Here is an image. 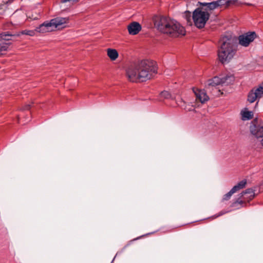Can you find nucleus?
Segmentation results:
<instances>
[{
    "instance_id": "obj_32",
    "label": "nucleus",
    "mask_w": 263,
    "mask_h": 263,
    "mask_svg": "<svg viewBox=\"0 0 263 263\" xmlns=\"http://www.w3.org/2000/svg\"><path fill=\"white\" fill-rule=\"evenodd\" d=\"M11 1H13V0H11Z\"/></svg>"
},
{
    "instance_id": "obj_3",
    "label": "nucleus",
    "mask_w": 263,
    "mask_h": 263,
    "mask_svg": "<svg viewBox=\"0 0 263 263\" xmlns=\"http://www.w3.org/2000/svg\"><path fill=\"white\" fill-rule=\"evenodd\" d=\"M220 46L218 50V58L219 61L224 63L229 62L235 55L237 48L232 36H224L220 40Z\"/></svg>"
},
{
    "instance_id": "obj_24",
    "label": "nucleus",
    "mask_w": 263,
    "mask_h": 263,
    "mask_svg": "<svg viewBox=\"0 0 263 263\" xmlns=\"http://www.w3.org/2000/svg\"><path fill=\"white\" fill-rule=\"evenodd\" d=\"M235 192L232 190V189L228 193L226 194L222 198L223 201L228 200L230 199L232 195Z\"/></svg>"
},
{
    "instance_id": "obj_25",
    "label": "nucleus",
    "mask_w": 263,
    "mask_h": 263,
    "mask_svg": "<svg viewBox=\"0 0 263 263\" xmlns=\"http://www.w3.org/2000/svg\"><path fill=\"white\" fill-rule=\"evenodd\" d=\"M31 107L30 104H27L23 107V110H29Z\"/></svg>"
},
{
    "instance_id": "obj_9",
    "label": "nucleus",
    "mask_w": 263,
    "mask_h": 263,
    "mask_svg": "<svg viewBox=\"0 0 263 263\" xmlns=\"http://www.w3.org/2000/svg\"><path fill=\"white\" fill-rule=\"evenodd\" d=\"M54 30L60 29L66 27V25L69 22L68 17H57L50 20Z\"/></svg>"
},
{
    "instance_id": "obj_16",
    "label": "nucleus",
    "mask_w": 263,
    "mask_h": 263,
    "mask_svg": "<svg viewBox=\"0 0 263 263\" xmlns=\"http://www.w3.org/2000/svg\"><path fill=\"white\" fill-rule=\"evenodd\" d=\"M107 54L111 61L116 60L119 56L118 51L116 49L111 48L107 49Z\"/></svg>"
},
{
    "instance_id": "obj_15",
    "label": "nucleus",
    "mask_w": 263,
    "mask_h": 263,
    "mask_svg": "<svg viewBox=\"0 0 263 263\" xmlns=\"http://www.w3.org/2000/svg\"><path fill=\"white\" fill-rule=\"evenodd\" d=\"M241 115L243 120H249L253 118V112L248 110L247 108L241 111Z\"/></svg>"
},
{
    "instance_id": "obj_5",
    "label": "nucleus",
    "mask_w": 263,
    "mask_h": 263,
    "mask_svg": "<svg viewBox=\"0 0 263 263\" xmlns=\"http://www.w3.org/2000/svg\"><path fill=\"white\" fill-rule=\"evenodd\" d=\"M257 37L256 33L254 32H248L238 36L239 44L243 47H248L251 43Z\"/></svg>"
},
{
    "instance_id": "obj_4",
    "label": "nucleus",
    "mask_w": 263,
    "mask_h": 263,
    "mask_svg": "<svg viewBox=\"0 0 263 263\" xmlns=\"http://www.w3.org/2000/svg\"><path fill=\"white\" fill-rule=\"evenodd\" d=\"M210 14L207 11L202 10L201 8L196 9L193 13L192 18L195 25L198 28L204 27L209 19Z\"/></svg>"
},
{
    "instance_id": "obj_2",
    "label": "nucleus",
    "mask_w": 263,
    "mask_h": 263,
    "mask_svg": "<svg viewBox=\"0 0 263 263\" xmlns=\"http://www.w3.org/2000/svg\"><path fill=\"white\" fill-rule=\"evenodd\" d=\"M154 25L160 32L171 37H179L185 34L184 28L177 21L169 17L157 16Z\"/></svg>"
},
{
    "instance_id": "obj_30",
    "label": "nucleus",
    "mask_w": 263,
    "mask_h": 263,
    "mask_svg": "<svg viewBox=\"0 0 263 263\" xmlns=\"http://www.w3.org/2000/svg\"><path fill=\"white\" fill-rule=\"evenodd\" d=\"M245 203V202H243V203L242 204H241V205H242V206H243V203ZM240 204L241 205V204Z\"/></svg>"
},
{
    "instance_id": "obj_19",
    "label": "nucleus",
    "mask_w": 263,
    "mask_h": 263,
    "mask_svg": "<svg viewBox=\"0 0 263 263\" xmlns=\"http://www.w3.org/2000/svg\"><path fill=\"white\" fill-rule=\"evenodd\" d=\"M13 35L9 33L8 32H3L0 34V40H3L5 42H9L11 40V37Z\"/></svg>"
},
{
    "instance_id": "obj_11",
    "label": "nucleus",
    "mask_w": 263,
    "mask_h": 263,
    "mask_svg": "<svg viewBox=\"0 0 263 263\" xmlns=\"http://www.w3.org/2000/svg\"><path fill=\"white\" fill-rule=\"evenodd\" d=\"M250 132L260 142L263 138V126L252 125L250 126Z\"/></svg>"
},
{
    "instance_id": "obj_10",
    "label": "nucleus",
    "mask_w": 263,
    "mask_h": 263,
    "mask_svg": "<svg viewBox=\"0 0 263 263\" xmlns=\"http://www.w3.org/2000/svg\"><path fill=\"white\" fill-rule=\"evenodd\" d=\"M35 31L37 32L45 33L47 32H51L54 30L53 28V26L51 21H46L41 25H40L39 27L35 28Z\"/></svg>"
},
{
    "instance_id": "obj_13",
    "label": "nucleus",
    "mask_w": 263,
    "mask_h": 263,
    "mask_svg": "<svg viewBox=\"0 0 263 263\" xmlns=\"http://www.w3.org/2000/svg\"><path fill=\"white\" fill-rule=\"evenodd\" d=\"M193 90L196 97V99L198 100L202 103L205 102L209 99L204 90L193 88Z\"/></svg>"
},
{
    "instance_id": "obj_23",
    "label": "nucleus",
    "mask_w": 263,
    "mask_h": 263,
    "mask_svg": "<svg viewBox=\"0 0 263 263\" xmlns=\"http://www.w3.org/2000/svg\"><path fill=\"white\" fill-rule=\"evenodd\" d=\"M160 95V97L161 98L166 99H173V98L172 97V96L170 93V92L167 91H162Z\"/></svg>"
},
{
    "instance_id": "obj_17",
    "label": "nucleus",
    "mask_w": 263,
    "mask_h": 263,
    "mask_svg": "<svg viewBox=\"0 0 263 263\" xmlns=\"http://www.w3.org/2000/svg\"><path fill=\"white\" fill-rule=\"evenodd\" d=\"M247 184V180L246 179L242 180L239 182L236 185H235L232 188V190L236 193L238 191L245 187Z\"/></svg>"
},
{
    "instance_id": "obj_18",
    "label": "nucleus",
    "mask_w": 263,
    "mask_h": 263,
    "mask_svg": "<svg viewBox=\"0 0 263 263\" xmlns=\"http://www.w3.org/2000/svg\"><path fill=\"white\" fill-rule=\"evenodd\" d=\"M10 44V42H5L3 40H0V54H2L3 52L7 51Z\"/></svg>"
},
{
    "instance_id": "obj_6",
    "label": "nucleus",
    "mask_w": 263,
    "mask_h": 263,
    "mask_svg": "<svg viewBox=\"0 0 263 263\" xmlns=\"http://www.w3.org/2000/svg\"><path fill=\"white\" fill-rule=\"evenodd\" d=\"M263 96V84L258 87L252 89L248 93V101L250 103H253L257 99H260Z\"/></svg>"
},
{
    "instance_id": "obj_31",
    "label": "nucleus",
    "mask_w": 263,
    "mask_h": 263,
    "mask_svg": "<svg viewBox=\"0 0 263 263\" xmlns=\"http://www.w3.org/2000/svg\"><path fill=\"white\" fill-rule=\"evenodd\" d=\"M258 105V102L256 103V106Z\"/></svg>"
},
{
    "instance_id": "obj_28",
    "label": "nucleus",
    "mask_w": 263,
    "mask_h": 263,
    "mask_svg": "<svg viewBox=\"0 0 263 263\" xmlns=\"http://www.w3.org/2000/svg\"><path fill=\"white\" fill-rule=\"evenodd\" d=\"M260 143L262 145H263V138L260 140Z\"/></svg>"
},
{
    "instance_id": "obj_12",
    "label": "nucleus",
    "mask_w": 263,
    "mask_h": 263,
    "mask_svg": "<svg viewBox=\"0 0 263 263\" xmlns=\"http://www.w3.org/2000/svg\"><path fill=\"white\" fill-rule=\"evenodd\" d=\"M128 33L130 35H136L141 31L142 27L141 25L137 22H133L127 27Z\"/></svg>"
},
{
    "instance_id": "obj_1",
    "label": "nucleus",
    "mask_w": 263,
    "mask_h": 263,
    "mask_svg": "<svg viewBox=\"0 0 263 263\" xmlns=\"http://www.w3.org/2000/svg\"><path fill=\"white\" fill-rule=\"evenodd\" d=\"M157 73L155 62L144 60L130 65L126 69V76L132 82H145Z\"/></svg>"
},
{
    "instance_id": "obj_7",
    "label": "nucleus",
    "mask_w": 263,
    "mask_h": 263,
    "mask_svg": "<svg viewBox=\"0 0 263 263\" xmlns=\"http://www.w3.org/2000/svg\"><path fill=\"white\" fill-rule=\"evenodd\" d=\"M241 196L243 197V200L238 199L233 203V206H236L237 203L241 204L243 202H246V201L249 202L250 200H252L255 196L254 190L252 189H248L241 193Z\"/></svg>"
},
{
    "instance_id": "obj_21",
    "label": "nucleus",
    "mask_w": 263,
    "mask_h": 263,
    "mask_svg": "<svg viewBox=\"0 0 263 263\" xmlns=\"http://www.w3.org/2000/svg\"><path fill=\"white\" fill-rule=\"evenodd\" d=\"M237 3V0H228L226 1L224 0V3L223 5L222 6V8L223 9H226L228 8V7L231 6V5H235Z\"/></svg>"
},
{
    "instance_id": "obj_8",
    "label": "nucleus",
    "mask_w": 263,
    "mask_h": 263,
    "mask_svg": "<svg viewBox=\"0 0 263 263\" xmlns=\"http://www.w3.org/2000/svg\"><path fill=\"white\" fill-rule=\"evenodd\" d=\"M233 79L234 78L232 76H227L222 78L218 77H214L208 81V85L211 86H215L226 83H230Z\"/></svg>"
},
{
    "instance_id": "obj_29",
    "label": "nucleus",
    "mask_w": 263,
    "mask_h": 263,
    "mask_svg": "<svg viewBox=\"0 0 263 263\" xmlns=\"http://www.w3.org/2000/svg\"><path fill=\"white\" fill-rule=\"evenodd\" d=\"M176 104H177V105L182 106V104H181V103H179L177 102V103H176Z\"/></svg>"
},
{
    "instance_id": "obj_26",
    "label": "nucleus",
    "mask_w": 263,
    "mask_h": 263,
    "mask_svg": "<svg viewBox=\"0 0 263 263\" xmlns=\"http://www.w3.org/2000/svg\"><path fill=\"white\" fill-rule=\"evenodd\" d=\"M79 0H62V2L63 3H66V2H78Z\"/></svg>"
},
{
    "instance_id": "obj_27",
    "label": "nucleus",
    "mask_w": 263,
    "mask_h": 263,
    "mask_svg": "<svg viewBox=\"0 0 263 263\" xmlns=\"http://www.w3.org/2000/svg\"><path fill=\"white\" fill-rule=\"evenodd\" d=\"M224 213H223V212H221L217 216V217L221 216V215H223Z\"/></svg>"
},
{
    "instance_id": "obj_20",
    "label": "nucleus",
    "mask_w": 263,
    "mask_h": 263,
    "mask_svg": "<svg viewBox=\"0 0 263 263\" xmlns=\"http://www.w3.org/2000/svg\"><path fill=\"white\" fill-rule=\"evenodd\" d=\"M35 29L34 30H22V31L20 32V33L17 35V36L20 35L21 34L22 35H27L29 36H33L35 35Z\"/></svg>"
},
{
    "instance_id": "obj_14",
    "label": "nucleus",
    "mask_w": 263,
    "mask_h": 263,
    "mask_svg": "<svg viewBox=\"0 0 263 263\" xmlns=\"http://www.w3.org/2000/svg\"><path fill=\"white\" fill-rule=\"evenodd\" d=\"M224 0H218L211 3H199L200 5L207 6L209 10H212L217 8H222Z\"/></svg>"
},
{
    "instance_id": "obj_22",
    "label": "nucleus",
    "mask_w": 263,
    "mask_h": 263,
    "mask_svg": "<svg viewBox=\"0 0 263 263\" xmlns=\"http://www.w3.org/2000/svg\"><path fill=\"white\" fill-rule=\"evenodd\" d=\"M183 16L186 20L187 23L191 25L192 24L191 13L189 11H186L184 13Z\"/></svg>"
}]
</instances>
